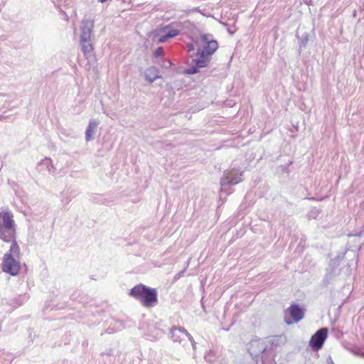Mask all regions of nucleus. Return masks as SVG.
Listing matches in <instances>:
<instances>
[{
  "label": "nucleus",
  "instance_id": "obj_1",
  "mask_svg": "<svg viewBox=\"0 0 364 364\" xmlns=\"http://www.w3.org/2000/svg\"><path fill=\"white\" fill-rule=\"evenodd\" d=\"M196 46L198 50L197 55L193 61L198 68H203L207 65L208 57L217 50L218 45L210 35L205 34L202 35L194 43L188 46V52L194 51Z\"/></svg>",
  "mask_w": 364,
  "mask_h": 364
},
{
  "label": "nucleus",
  "instance_id": "obj_2",
  "mask_svg": "<svg viewBox=\"0 0 364 364\" xmlns=\"http://www.w3.org/2000/svg\"><path fill=\"white\" fill-rule=\"evenodd\" d=\"M16 223L13 214L9 211L0 213V239L4 242L17 243Z\"/></svg>",
  "mask_w": 364,
  "mask_h": 364
},
{
  "label": "nucleus",
  "instance_id": "obj_3",
  "mask_svg": "<svg viewBox=\"0 0 364 364\" xmlns=\"http://www.w3.org/2000/svg\"><path fill=\"white\" fill-rule=\"evenodd\" d=\"M129 295L139 300L144 306L147 308L152 307L158 303L156 289L142 284L134 286L130 290Z\"/></svg>",
  "mask_w": 364,
  "mask_h": 364
},
{
  "label": "nucleus",
  "instance_id": "obj_4",
  "mask_svg": "<svg viewBox=\"0 0 364 364\" xmlns=\"http://www.w3.org/2000/svg\"><path fill=\"white\" fill-rule=\"evenodd\" d=\"M20 255V247L18 243L11 245L9 251L4 254L1 268L3 272L11 276H16L21 270L20 262L14 258H18Z\"/></svg>",
  "mask_w": 364,
  "mask_h": 364
},
{
  "label": "nucleus",
  "instance_id": "obj_5",
  "mask_svg": "<svg viewBox=\"0 0 364 364\" xmlns=\"http://www.w3.org/2000/svg\"><path fill=\"white\" fill-rule=\"evenodd\" d=\"M82 34L80 36V44L82 50L85 55L90 54L93 51V46L90 43V35L93 23L89 21L82 22Z\"/></svg>",
  "mask_w": 364,
  "mask_h": 364
},
{
  "label": "nucleus",
  "instance_id": "obj_6",
  "mask_svg": "<svg viewBox=\"0 0 364 364\" xmlns=\"http://www.w3.org/2000/svg\"><path fill=\"white\" fill-rule=\"evenodd\" d=\"M328 328H322L319 329L310 340V346L316 350H319L327 337Z\"/></svg>",
  "mask_w": 364,
  "mask_h": 364
},
{
  "label": "nucleus",
  "instance_id": "obj_7",
  "mask_svg": "<svg viewBox=\"0 0 364 364\" xmlns=\"http://www.w3.org/2000/svg\"><path fill=\"white\" fill-rule=\"evenodd\" d=\"M156 36H160L156 40V43H164L167 41L169 38L176 37L179 34V31L177 29H169L168 27H164L156 31Z\"/></svg>",
  "mask_w": 364,
  "mask_h": 364
},
{
  "label": "nucleus",
  "instance_id": "obj_8",
  "mask_svg": "<svg viewBox=\"0 0 364 364\" xmlns=\"http://www.w3.org/2000/svg\"><path fill=\"white\" fill-rule=\"evenodd\" d=\"M267 350V347L260 340H252L248 345V350L251 355L255 356L263 353Z\"/></svg>",
  "mask_w": 364,
  "mask_h": 364
},
{
  "label": "nucleus",
  "instance_id": "obj_9",
  "mask_svg": "<svg viewBox=\"0 0 364 364\" xmlns=\"http://www.w3.org/2000/svg\"><path fill=\"white\" fill-rule=\"evenodd\" d=\"M288 310L294 321L297 322L302 319L304 314L298 305H292L288 309Z\"/></svg>",
  "mask_w": 364,
  "mask_h": 364
},
{
  "label": "nucleus",
  "instance_id": "obj_10",
  "mask_svg": "<svg viewBox=\"0 0 364 364\" xmlns=\"http://www.w3.org/2000/svg\"><path fill=\"white\" fill-rule=\"evenodd\" d=\"M269 342L272 345L277 347L285 344L287 338L284 335L273 336L269 338Z\"/></svg>",
  "mask_w": 364,
  "mask_h": 364
},
{
  "label": "nucleus",
  "instance_id": "obj_11",
  "mask_svg": "<svg viewBox=\"0 0 364 364\" xmlns=\"http://www.w3.org/2000/svg\"><path fill=\"white\" fill-rule=\"evenodd\" d=\"M242 181V172L238 171L232 170L229 171V185L237 184Z\"/></svg>",
  "mask_w": 364,
  "mask_h": 364
},
{
  "label": "nucleus",
  "instance_id": "obj_12",
  "mask_svg": "<svg viewBox=\"0 0 364 364\" xmlns=\"http://www.w3.org/2000/svg\"><path fill=\"white\" fill-rule=\"evenodd\" d=\"M97 124L95 121L90 122L88 127L87 129V131H86V139L87 141L92 138V136L95 132V130L97 127Z\"/></svg>",
  "mask_w": 364,
  "mask_h": 364
},
{
  "label": "nucleus",
  "instance_id": "obj_13",
  "mask_svg": "<svg viewBox=\"0 0 364 364\" xmlns=\"http://www.w3.org/2000/svg\"><path fill=\"white\" fill-rule=\"evenodd\" d=\"M164 55V49L162 47H159L154 52V55L157 58Z\"/></svg>",
  "mask_w": 364,
  "mask_h": 364
},
{
  "label": "nucleus",
  "instance_id": "obj_14",
  "mask_svg": "<svg viewBox=\"0 0 364 364\" xmlns=\"http://www.w3.org/2000/svg\"><path fill=\"white\" fill-rule=\"evenodd\" d=\"M307 41H308V37L307 36L304 37L301 40V43H302L303 46H305L306 43H307Z\"/></svg>",
  "mask_w": 364,
  "mask_h": 364
},
{
  "label": "nucleus",
  "instance_id": "obj_15",
  "mask_svg": "<svg viewBox=\"0 0 364 364\" xmlns=\"http://www.w3.org/2000/svg\"><path fill=\"white\" fill-rule=\"evenodd\" d=\"M196 73V69H193V70L189 72V73Z\"/></svg>",
  "mask_w": 364,
  "mask_h": 364
},
{
  "label": "nucleus",
  "instance_id": "obj_16",
  "mask_svg": "<svg viewBox=\"0 0 364 364\" xmlns=\"http://www.w3.org/2000/svg\"><path fill=\"white\" fill-rule=\"evenodd\" d=\"M107 0H99V1H100L101 3H104L105 1H107Z\"/></svg>",
  "mask_w": 364,
  "mask_h": 364
}]
</instances>
